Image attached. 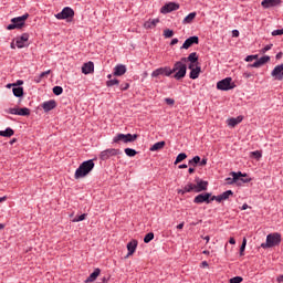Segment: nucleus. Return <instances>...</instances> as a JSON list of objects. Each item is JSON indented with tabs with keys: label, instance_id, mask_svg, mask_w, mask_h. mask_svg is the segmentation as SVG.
Here are the masks:
<instances>
[{
	"label": "nucleus",
	"instance_id": "nucleus-1",
	"mask_svg": "<svg viewBox=\"0 0 283 283\" xmlns=\"http://www.w3.org/2000/svg\"><path fill=\"white\" fill-rule=\"evenodd\" d=\"M95 167L94 160L90 159L83 161L80 167L75 170L74 178L75 180H80V178H85Z\"/></svg>",
	"mask_w": 283,
	"mask_h": 283
},
{
	"label": "nucleus",
	"instance_id": "nucleus-2",
	"mask_svg": "<svg viewBox=\"0 0 283 283\" xmlns=\"http://www.w3.org/2000/svg\"><path fill=\"white\" fill-rule=\"evenodd\" d=\"M172 74H175L174 78H176V81L185 78V76H187V64L182 62V60L176 62L172 67Z\"/></svg>",
	"mask_w": 283,
	"mask_h": 283
},
{
	"label": "nucleus",
	"instance_id": "nucleus-3",
	"mask_svg": "<svg viewBox=\"0 0 283 283\" xmlns=\"http://www.w3.org/2000/svg\"><path fill=\"white\" fill-rule=\"evenodd\" d=\"M282 242V234L281 233H271L266 237V243H262V249H271L273 247H277Z\"/></svg>",
	"mask_w": 283,
	"mask_h": 283
},
{
	"label": "nucleus",
	"instance_id": "nucleus-4",
	"mask_svg": "<svg viewBox=\"0 0 283 283\" xmlns=\"http://www.w3.org/2000/svg\"><path fill=\"white\" fill-rule=\"evenodd\" d=\"M29 17L30 14L25 13L22 17L11 19V24L7 27V30H21V28L25 25V21H28Z\"/></svg>",
	"mask_w": 283,
	"mask_h": 283
},
{
	"label": "nucleus",
	"instance_id": "nucleus-5",
	"mask_svg": "<svg viewBox=\"0 0 283 283\" xmlns=\"http://www.w3.org/2000/svg\"><path fill=\"white\" fill-rule=\"evenodd\" d=\"M235 83H233V78L226 77L217 83V90H221V92H229V90H234Z\"/></svg>",
	"mask_w": 283,
	"mask_h": 283
},
{
	"label": "nucleus",
	"instance_id": "nucleus-6",
	"mask_svg": "<svg viewBox=\"0 0 283 283\" xmlns=\"http://www.w3.org/2000/svg\"><path fill=\"white\" fill-rule=\"evenodd\" d=\"M213 196H211V192H203L195 197L193 202L195 205H202L206 202V205H211L213 200H211Z\"/></svg>",
	"mask_w": 283,
	"mask_h": 283
},
{
	"label": "nucleus",
	"instance_id": "nucleus-7",
	"mask_svg": "<svg viewBox=\"0 0 283 283\" xmlns=\"http://www.w3.org/2000/svg\"><path fill=\"white\" fill-rule=\"evenodd\" d=\"M172 74H174L172 69L169 66H165V67L156 69L151 73V76H153V78H158V76H171Z\"/></svg>",
	"mask_w": 283,
	"mask_h": 283
},
{
	"label": "nucleus",
	"instance_id": "nucleus-8",
	"mask_svg": "<svg viewBox=\"0 0 283 283\" xmlns=\"http://www.w3.org/2000/svg\"><path fill=\"white\" fill-rule=\"evenodd\" d=\"M112 156H120V149L108 148L99 154V160H109Z\"/></svg>",
	"mask_w": 283,
	"mask_h": 283
},
{
	"label": "nucleus",
	"instance_id": "nucleus-9",
	"mask_svg": "<svg viewBox=\"0 0 283 283\" xmlns=\"http://www.w3.org/2000/svg\"><path fill=\"white\" fill-rule=\"evenodd\" d=\"M55 19H74V9L65 7L60 13L55 14Z\"/></svg>",
	"mask_w": 283,
	"mask_h": 283
},
{
	"label": "nucleus",
	"instance_id": "nucleus-10",
	"mask_svg": "<svg viewBox=\"0 0 283 283\" xmlns=\"http://www.w3.org/2000/svg\"><path fill=\"white\" fill-rule=\"evenodd\" d=\"M176 10H180V4L176 2H168L164 7H161V14H169V12H176Z\"/></svg>",
	"mask_w": 283,
	"mask_h": 283
},
{
	"label": "nucleus",
	"instance_id": "nucleus-11",
	"mask_svg": "<svg viewBox=\"0 0 283 283\" xmlns=\"http://www.w3.org/2000/svg\"><path fill=\"white\" fill-rule=\"evenodd\" d=\"M195 181H196L195 193L207 191V188L209 187V181H205L200 178H196Z\"/></svg>",
	"mask_w": 283,
	"mask_h": 283
},
{
	"label": "nucleus",
	"instance_id": "nucleus-12",
	"mask_svg": "<svg viewBox=\"0 0 283 283\" xmlns=\"http://www.w3.org/2000/svg\"><path fill=\"white\" fill-rule=\"evenodd\" d=\"M200 43V39L198 38V35H193L188 38L184 44H182V49L184 50H189V48H191V45H198Z\"/></svg>",
	"mask_w": 283,
	"mask_h": 283
},
{
	"label": "nucleus",
	"instance_id": "nucleus-13",
	"mask_svg": "<svg viewBox=\"0 0 283 283\" xmlns=\"http://www.w3.org/2000/svg\"><path fill=\"white\" fill-rule=\"evenodd\" d=\"M30 40V34L23 33L21 36L15 38V45L19 49L25 48L28 41Z\"/></svg>",
	"mask_w": 283,
	"mask_h": 283
},
{
	"label": "nucleus",
	"instance_id": "nucleus-14",
	"mask_svg": "<svg viewBox=\"0 0 283 283\" xmlns=\"http://www.w3.org/2000/svg\"><path fill=\"white\" fill-rule=\"evenodd\" d=\"M261 6L264 10H269V8H277V6H282V0H263Z\"/></svg>",
	"mask_w": 283,
	"mask_h": 283
},
{
	"label": "nucleus",
	"instance_id": "nucleus-15",
	"mask_svg": "<svg viewBox=\"0 0 283 283\" xmlns=\"http://www.w3.org/2000/svg\"><path fill=\"white\" fill-rule=\"evenodd\" d=\"M271 61V56L264 55L256 60L253 64H249L248 67H262V65H265V63H269Z\"/></svg>",
	"mask_w": 283,
	"mask_h": 283
},
{
	"label": "nucleus",
	"instance_id": "nucleus-16",
	"mask_svg": "<svg viewBox=\"0 0 283 283\" xmlns=\"http://www.w3.org/2000/svg\"><path fill=\"white\" fill-rule=\"evenodd\" d=\"M230 176L229 178H227V182L228 185H238V182H240V176H242V171H239V172H235V171H232L230 172Z\"/></svg>",
	"mask_w": 283,
	"mask_h": 283
},
{
	"label": "nucleus",
	"instance_id": "nucleus-17",
	"mask_svg": "<svg viewBox=\"0 0 283 283\" xmlns=\"http://www.w3.org/2000/svg\"><path fill=\"white\" fill-rule=\"evenodd\" d=\"M282 72H283V64L276 65L273 69L271 76H273L275 81H282Z\"/></svg>",
	"mask_w": 283,
	"mask_h": 283
},
{
	"label": "nucleus",
	"instance_id": "nucleus-18",
	"mask_svg": "<svg viewBox=\"0 0 283 283\" xmlns=\"http://www.w3.org/2000/svg\"><path fill=\"white\" fill-rule=\"evenodd\" d=\"M230 196H233V192L231 190H227L219 196H212L211 200H216L217 202H222V200H229Z\"/></svg>",
	"mask_w": 283,
	"mask_h": 283
},
{
	"label": "nucleus",
	"instance_id": "nucleus-19",
	"mask_svg": "<svg viewBox=\"0 0 283 283\" xmlns=\"http://www.w3.org/2000/svg\"><path fill=\"white\" fill-rule=\"evenodd\" d=\"M127 73V66H125V64H117L114 67V73L113 75L115 76H123Z\"/></svg>",
	"mask_w": 283,
	"mask_h": 283
},
{
	"label": "nucleus",
	"instance_id": "nucleus-20",
	"mask_svg": "<svg viewBox=\"0 0 283 283\" xmlns=\"http://www.w3.org/2000/svg\"><path fill=\"white\" fill-rule=\"evenodd\" d=\"M127 258H129V255H134V253H136V249L138 247V241L137 240H132L130 242L127 243Z\"/></svg>",
	"mask_w": 283,
	"mask_h": 283
},
{
	"label": "nucleus",
	"instance_id": "nucleus-21",
	"mask_svg": "<svg viewBox=\"0 0 283 283\" xmlns=\"http://www.w3.org/2000/svg\"><path fill=\"white\" fill-rule=\"evenodd\" d=\"M55 107H56V101H54V99H50L42 104V109L44 112H52V109H54Z\"/></svg>",
	"mask_w": 283,
	"mask_h": 283
},
{
	"label": "nucleus",
	"instance_id": "nucleus-22",
	"mask_svg": "<svg viewBox=\"0 0 283 283\" xmlns=\"http://www.w3.org/2000/svg\"><path fill=\"white\" fill-rule=\"evenodd\" d=\"M158 23H160L159 19H153V20L150 19L144 23V28L146 30H154V28H156V25H158Z\"/></svg>",
	"mask_w": 283,
	"mask_h": 283
},
{
	"label": "nucleus",
	"instance_id": "nucleus-23",
	"mask_svg": "<svg viewBox=\"0 0 283 283\" xmlns=\"http://www.w3.org/2000/svg\"><path fill=\"white\" fill-rule=\"evenodd\" d=\"M94 72V62L84 63L82 66L83 74H92Z\"/></svg>",
	"mask_w": 283,
	"mask_h": 283
},
{
	"label": "nucleus",
	"instance_id": "nucleus-24",
	"mask_svg": "<svg viewBox=\"0 0 283 283\" xmlns=\"http://www.w3.org/2000/svg\"><path fill=\"white\" fill-rule=\"evenodd\" d=\"M181 61L185 63H198V53L192 52L187 57H181Z\"/></svg>",
	"mask_w": 283,
	"mask_h": 283
},
{
	"label": "nucleus",
	"instance_id": "nucleus-25",
	"mask_svg": "<svg viewBox=\"0 0 283 283\" xmlns=\"http://www.w3.org/2000/svg\"><path fill=\"white\" fill-rule=\"evenodd\" d=\"M101 275V269H95L93 273L85 280V283L96 282V279Z\"/></svg>",
	"mask_w": 283,
	"mask_h": 283
},
{
	"label": "nucleus",
	"instance_id": "nucleus-26",
	"mask_svg": "<svg viewBox=\"0 0 283 283\" xmlns=\"http://www.w3.org/2000/svg\"><path fill=\"white\" fill-rule=\"evenodd\" d=\"M243 119H244V117H242V116L229 118L228 125H229V127H235L237 125H240V122Z\"/></svg>",
	"mask_w": 283,
	"mask_h": 283
},
{
	"label": "nucleus",
	"instance_id": "nucleus-27",
	"mask_svg": "<svg viewBox=\"0 0 283 283\" xmlns=\"http://www.w3.org/2000/svg\"><path fill=\"white\" fill-rule=\"evenodd\" d=\"M200 72H202V69L200 66H196L195 69H192V71H190V78H192V81H196V78L200 76Z\"/></svg>",
	"mask_w": 283,
	"mask_h": 283
},
{
	"label": "nucleus",
	"instance_id": "nucleus-28",
	"mask_svg": "<svg viewBox=\"0 0 283 283\" xmlns=\"http://www.w3.org/2000/svg\"><path fill=\"white\" fill-rule=\"evenodd\" d=\"M113 143H125L127 144V137L125 134L120 133V134H117L114 138H113Z\"/></svg>",
	"mask_w": 283,
	"mask_h": 283
},
{
	"label": "nucleus",
	"instance_id": "nucleus-29",
	"mask_svg": "<svg viewBox=\"0 0 283 283\" xmlns=\"http://www.w3.org/2000/svg\"><path fill=\"white\" fill-rule=\"evenodd\" d=\"M0 136H2L3 138H10L11 136H14V130L12 128L0 130Z\"/></svg>",
	"mask_w": 283,
	"mask_h": 283
},
{
	"label": "nucleus",
	"instance_id": "nucleus-30",
	"mask_svg": "<svg viewBox=\"0 0 283 283\" xmlns=\"http://www.w3.org/2000/svg\"><path fill=\"white\" fill-rule=\"evenodd\" d=\"M12 92H13V96H15L17 98H21L23 96V87L21 86L13 87Z\"/></svg>",
	"mask_w": 283,
	"mask_h": 283
},
{
	"label": "nucleus",
	"instance_id": "nucleus-31",
	"mask_svg": "<svg viewBox=\"0 0 283 283\" xmlns=\"http://www.w3.org/2000/svg\"><path fill=\"white\" fill-rule=\"evenodd\" d=\"M165 147V142H158L150 147L151 151H160Z\"/></svg>",
	"mask_w": 283,
	"mask_h": 283
},
{
	"label": "nucleus",
	"instance_id": "nucleus-32",
	"mask_svg": "<svg viewBox=\"0 0 283 283\" xmlns=\"http://www.w3.org/2000/svg\"><path fill=\"white\" fill-rule=\"evenodd\" d=\"M138 140V134H126V144L127 143H136Z\"/></svg>",
	"mask_w": 283,
	"mask_h": 283
},
{
	"label": "nucleus",
	"instance_id": "nucleus-33",
	"mask_svg": "<svg viewBox=\"0 0 283 283\" xmlns=\"http://www.w3.org/2000/svg\"><path fill=\"white\" fill-rule=\"evenodd\" d=\"M18 116H30V108H18Z\"/></svg>",
	"mask_w": 283,
	"mask_h": 283
},
{
	"label": "nucleus",
	"instance_id": "nucleus-34",
	"mask_svg": "<svg viewBox=\"0 0 283 283\" xmlns=\"http://www.w3.org/2000/svg\"><path fill=\"white\" fill-rule=\"evenodd\" d=\"M124 151L126 156H128L129 158H134V156L138 154V151H136V149L133 148H125Z\"/></svg>",
	"mask_w": 283,
	"mask_h": 283
},
{
	"label": "nucleus",
	"instance_id": "nucleus-35",
	"mask_svg": "<svg viewBox=\"0 0 283 283\" xmlns=\"http://www.w3.org/2000/svg\"><path fill=\"white\" fill-rule=\"evenodd\" d=\"M245 182H251V178H247V174H242V176H239L237 185H244Z\"/></svg>",
	"mask_w": 283,
	"mask_h": 283
},
{
	"label": "nucleus",
	"instance_id": "nucleus-36",
	"mask_svg": "<svg viewBox=\"0 0 283 283\" xmlns=\"http://www.w3.org/2000/svg\"><path fill=\"white\" fill-rule=\"evenodd\" d=\"M188 165H191L192 167H197L198 165H200V156H195L188 161Z\"/></svg>",
	"mask_w": 283,
	"mask_h": 283
},
{
	"label": "nucleus",
	"instance_id": "nucleus-37",
	"mask_svg": "<svg viewBox=\"0 0 283 283\" xmlns=\"http://www.w3.org/2000/svg\"><path fill=\"white\" fill-rule=\"evenodd\" d=\"M182 160H187V154H185V153H181L177 156V158L175 160V165L182 163Z\"/></svg>",
	"mask_w": 283,
	"mask_h": 283
},
{
	"label": "nucleus",
	"instance_id": "nucleus-38",
	"mask_svg": "<svg viewBox=\"0 0 283 283\" xmlns=\"http://www.w3.org/2000/svg\"><path fill=\"white\" fill-rule=\"evenodd\" d=\"M193 19H196V12L189 13V14L184 19V23H191V22L193 21Z\"/></svg>",
	"mask_w": 283,
	"mask_h": 283
},
{
	"label": "nucleus",
	"instance_id": "nucleus-39",
	"mask_svg": "<svg viewBox=\"0 0 283 283\" xmlns=\"http://www.w3.org/2000/svg\"><path fill=\"white\" fill-rule=\"evenodd\" d=\"M186 193H191V191H196V184H188L185 186Z\"/></svg>",
	"mask_w": 283,
	"mask_h": 283
},
{
	"label": "nucleus",
	"instance_id": "nucleus-40",
	"mask_svg": "<svg viewBox=\"0 0 283 283\" xmlns=\"http://www.w3.org/2000/svg\"><path fill=\"white\" fill-rule=\"evenodd\" d=\"M151 240H154V232H149L145 235L144 238V242L145 244H149V242H151Z\"/></svg>",
	"mask_w": 283,
	"mask_h": 283
},
{
	"label": "nucleus",
	"instance_id": "nucleus-41",
	"mask_svg": "<svg viewBox=\"0 0 283 283\" xmlns=\"http://www.w3.org/2000/svg\"><path fill=\"white\" fill-rule=\"evenodd\" d=\"M120 83L117 78H113L106 82L107 87H114V85H118Z\"/></svg>",
	"mask_w": 283,
	"mask_h": 283
},
{
	"label": "nucleus",
	"instance_id": "nucleus-42",
	"mask_svg": "<svg viewBox=\"0 0 283 283\" xmlns=\"http://www.w3.org/2000/svg\"><path fill=\"white\" fill-rule=\"evenodd\" d=\"M53 94H54L55 96H61V94H63V87H61V86H54V87H53Z\"/></svg>",
	"mask_w": 283,
	"mask_h": 283
},
{
	"label": "nucleus",
	"instance_id": "nucleus-43",
	"mask_svg": "<svg viewBox=\"0 0 283 283\" xmlns=\"http://www.w3.org/2000/svg\"><path fill=\"white\" fill-rule=\"evenodd\" d=\"M164 36L166 39H171V36H174V30H170V29L164 30Z\"/></svg>",
	"mask_w": 283,
	"mask_h": 283
},
{
	"label": "nucleus",
	"instance_id": "nucleus-44",
	"mask_svg": "<svg viewBox=\"0 0 283 283\" xmlns=\"http://www.w3.org/2000/svg\"><path fill=\"white\" fill-rule=\"evenodd\" d=\"M247 249V238H243L242 244L240 247V255H244V250Z\"/></svg>",
	"mask_w": 283,
	"mask_h": 283
},
{
	"label": "nucleus",
	"instance_id": "nucleus-45",
	"mask_svg": "<svg viewBox=\"0 0 283 283\" xmlns=\"http://www.w3.org/2000/svg\"><path fill=\"white\" fill-rule=\"evenodd\" d=\"M251 154V156L253 157V158H255L256 160H260V158H262V151H260V150H255V151H252V153H250Z\"/></svg>",
	"mask_w": 283,
	"mask_h": 283
},
{
	"label": "nucleus",
	"instance_id": "nucleus-46",
	"mask_svg": "<svg viewBox=\"0 0 283 283\" xmlns=\"http://www.w3.org/2000/svg\"><path fill=\"white\" fill-rule=\"evenodd\" d=\"M85 218H87V214L83 213V214L78 216L77 218L73 219L72 222H83V220H85Z\"/></svg>",
	"mask_w": 283,
	"mask_h": 283
},
{
	"label": "nucleus",
	"instance_id": "nucleus-47",
	"mask_svg": "<svg viewBox=\"0 0 283 283\" xmlns=\"http://www.w3.org/2000/svg\"><path fill=\"white\" fill-rule=\"evenodd\" d=\"M243 281L242 276H234L230 279V283H241Z\"/></svg>",
	"mask_w": 283,
	"mask_h": 283
},
{
	"label": "nucleus",
	"instance_id": "nucleus-48",
	"mask_svg": "<svg viewBox=\"0 0 283 283\" xmlns=\"http://www.w3.org/2000/svg\"><path fill=\"white\" fill-rule=\"evenodd\" d=\"M283 29H277L272 32V36H282Z\"/></svg>",
	"mask_w": 283,
	"mask_h": 283
},
{
	"label": "nucleus",
	"instance_id": "nucleus-49",
	"mask_svg": "<svg viewBox=\"0 0 283 283\" xmlns=\"http://www.w3.org/2000/svg\"><path fill=\"white\" fill-rule=\"evenodd\" d=\"M119 88L122 90V92H127V90H129V83L122 84Z\"/></svg>",
	"mask_w": 283,
	"mask_h": 283
},
{
	"label": "nucleus",
	"instance_id": "nucleus-50",
	"mask_svg": "<svg viewBox=\"0 0 283 283\" xmlns=\"http://www.w3.org/2000/svg\"><path fill=\"white\" fill-rule=\"evenodd\" d=\"M51 73H52V70H48L45 72H42L39 76H40V78H45V76H48Z\"/></svg>",
	"mask_w": 283,
	"mask_h": 283
},
{
	"label": "nucleus",
	"instance_id": "nucleus-51",
	"mask_svg": "<svg viewBox=\"0 0 283 283\" xmlns=\"http://www.w3.org/2000/svg\"><path fill=\"white\" fill-rule=\"evenodd\" d=\"M271 48H273V44H268V45H265V46L262 49V53L264 54V53L269 52V50H271Z\"/></svg>",
	"mask_w": 283,
	"mask_h": 283
},
{
	"label": "nucleus",
	"instance_id": "nucleus-52",
	"mask_svg": "<svg viewBox=\"0 0 283 283\" xmlns=\"http://www.w3.org/2000/svg\"><path fill=\"white\" fill-rule=\"evenodd\" d=\"M9 114H13L15 116H19V108H10Z\"/></svg>",
	"mask_w": 283,
	"mask_h": 283
},
{
	"label": "nucleus",
	"instance_id": "nucleus-53",
	"mask_svg": "<svg viewBox=\"0 0 283 283\" xmlns=\"http://www.w3.org/2000/svg\"><path fill=\"white\" fill-rule=\"evenodd\" d=\"M165 102L167 103V105H175V103H176V101L174 98H169V97H167L165 99Z\"/></svg>",
	"mask_w": 283,
	"mask_h": 283
},
{
	"label": "nucleus",
	"instance_id": "nucleus-54",
	"mask_svg": "<svg viewBox=\"0 0 283 283\" xmlns=\"http://www.w3.org/2000/svg\"><path fill=\"white\" fill-rule=\"evenodd\" d=\"M23 85V80H18L15 83H13V87H19Z\"/></svg>",
	"mask_w": 283,
	"mask_h": 283
},
{
	"label": "nucleus",
	"instance_id": "nucleus-55",
	"mask_svg": "<svg viewBox=\"0 0 283 283\" xmlns=\"http://www.w3.org/2000/svg\"><path fill=\"white\" fill-rule=\"evenodd\" d=\"M109 282V276H104L102 279V281L97 282V283H108Z\"/></svg>",
	"mask_w": 283,
	"mask_h": 283
},
{
	"label": "nucleus",
	"instance_id": "nucleus-56",
	"mask_svg": "<svg viewBox=\"0 0 283 283\" xmlns=\"http://www.w3.org/2000/svg\"><path fill=\"white\" fill-rule=\"evenodd\" d=\"M200 167H205L207 165V158H203L199 161Z\"/></svg>",
	"mask_w": 283,
	"mask_h": 283
},
{
	"label": "nucleus",
	"instance_id": "nucleus-57",
	"mask_svg": "<svg viewBox=\"0 0 283 283\" xmlns=\"http://www.w3.org/2000/svg\"><path fill=\"white\" fill-rule=\"evenodd\" d=\"M232 36H235V38L240 36V31L233 30L232 31Z\"/></svg>",
	"mask_w": 283,
	"mask_h": 283
},
{
	"label": "nucleus",
	"instance_id": "nucleus-58",
	"mask_svg": "<svg viewBox=\"0 0 283 283\" xmlns=\"http://www.w3.org/2000/svg\"><path fill=\"white\" fill-rule=\"evenodd\" d=\"M177 43H178V38H175L171 40L170 45H177Z\"/></svg>",
	"mask_w": 283,
	"mask_h": 283
},
{
	"label": "nucleus",
	"instance_id": "nucleus-59",
	"mask_svg": "<svg viewBox=\"0 0 283 283\" xmlns=\"http://www.w3.org/2000/svg\"><path fill=\"white\" fill-rule=\"evenodd\" d=\"M245 61H247V63H251V61H253V56L252 55H248L245 57Z\"/></svg>",
	"mask_w": 283,
	"mask_h": 283
},
{
	"label": "nucleus",
	"instance_id": "nucleus-60",
	"mask_svg": "<svg viewBox=\"0 0 283 283\" xmlns=\"http://www.w3.org/2000/svg\"><path fill=\"white\" fill-rule=\"evenodd\" d=\"M243 76H244V78H251V76H253V74H251V73H243Z\"/></svg>",
	"mask_w": 283,
	"mask_h": 283
},
{
	"label": "nucleus",
	"instance_id": "nucleus-61",
	"mask_svg": "<svg viewBox=\"0 0 283 283\" xmlns=\"http://www.w3.org/2000/svg\"><path fill=\"white\" fill-rule=\"evenodd\" d=\"M282 56H283V53H282V52H279V53L276 54V61H280V59H282Z\"/></svg>",
	"mask_w": 283,
	"mask_h": 283
},
{
	"label": "nucleus",
	"instance_id": "nucleus-62",
	"mask_svg": "<svg viewBox=\"0 0 283 283\" xmlns=\"http://www.w3.org/2000/svg\"><path fill=\"white\" fill-rule=\"evenodd\" d=\"M178 169H187V165L186 164H181L178 166Z\"/></svg>",
	"mask_w": 283,
	"mask_h": 283
},
{
	"label": "nucleus",
	"instance_id": "nucleus-63",
	"mask_svg": "<svg viewBox=\"0 0 283 283\" xmlns=\"http://www.w3.org/2000/svg\"><path fill=\"white\" fill-rule=\"evenodd\" d=\"M229 242H230V244H235V239L234 238H230Z\"/></svg>",
	"mask_w": 283,
	"mask_h": 283
},
{
	"label": "nucleus",
	"instance_id": "nucleus-64",
	"mask_svg": "<svg viewBox=\"0 0 283 283\" xmlns=\"http://www.w3.org/2000/svg\"><path fill=\"white\" fill-rule=\"evenodd\" d=\"M277 282H283V274L277 277Z\"/></svg>",
	"mask_w": 283,
	"mask_h": 283
}]
</instances>
